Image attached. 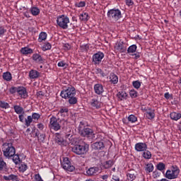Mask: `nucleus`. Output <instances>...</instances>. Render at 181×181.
<instances>
[{
  "mask_svg": "<svg viewBox=\"0 0 181 181\" xmlns=\"http://www.w3.org/2000/svg\"><path fill=\"white\" fill-rule=\"evenodd\" d=\"M92 149L98 151V152H103L105 149V144L104 140L97 141L91 145Z\"/></svg>",
  "mask_w": 181,
  "mask_h": 181,
  "instance_id": "nucleus-11",
  "label": "nucleus"
},
{
  "mask_svg": "<svg viewBox=\"0 0 181 181\" xmlns=\"http://www.w3.org/2000/svg\"><path fill=\"white\" fill-rule=\"evenodd\" d=\"M170 118L173 119V121H179L181 118V113L173 112L170 114Z\"/></svg>",
  "mask_w": 181,
  "mask_h": 181,
  "instance_id": "nucleus-22",
  "label": "nucleus"
},
{
  "mask_svg": "<svg viewBox=\"0 0 181 181\" xmlns=\"http://www.w3.org/2000/svg\"><path fill=\"white\" fill-rule=\"evenodd\" d=\"M29 77L31 80H36V78H39V77H40V73L37 70L32 69L29 72Z\"/></svg>",
  "mask_w": 181,
  "mask_h": 181,
  "instance_id": "nucleus-19",
  "label": "nucleus"
},
{
  "mask_svg": "<svg viewBox=\"0 0 181 181\" xmlns=\"http://www.w3.org/2000/svg\"><path fill=\"white\" fill-rule=\"evenodd\" d=\"M19 90V86H11L9 88V93L11 94V95H16V93H18V91Z\"/></svg>",
  "mask_w": 181,
  "mask_h": 181,
  "instance_id": "nucleus-37",
  "label": "nucleus"
},
{
  "mask_svg": "<svg viewBox=\"0 0 181 181\" xmlns=\"http://www.w3.org/2000/svg\"><path fill=\"white\" fill-rule=\"evenodd\" d=\"M59 114H61L62 117H67L69 115V108L66 107H61Z\"/></svg>",
  "mask_w": 181,
  "mask_h": 181,
  "instance_id": "nucleus-26",
  "label": "nucleus"
},
{
  "mask_svg": "<svg viewBox=\"0 0 181 181\" xmlns=\"http://www.w3.org/2000/svg\"><path fill=\"white\" fill-rule=\"evenodd\" d=\"M81 136H86V138H91L94 135V130L91 127H84L81 131Z\"/></svg>",
  "mask_w": 181,
  "mask_h": 181,
  "instance_id": "nucleus-12",
  "label": "nucleus"
},
{
  "mask_svg": "<svg viewBox=\"0 0 181 181\" xmlns=\"http://www.w3.org/2000/svg\"><path fill=\"white\" fill-rule=\"evenodd\" d=\"M127 180L129 181H134L135 180V179H136V176L135 175V174H132L129 173L127 174Z\"/></svg>",
  "mask_w": 181,
  "mask_h": 181,
  "instance_id": "nucleus-43",
  "label": "nucleus"
},
{
  "mask_svg": "<svg viewBox=\"0 0 181 181\" xmlns=\"http://www.w3.org/2000/svg\"><path fill=\"white\" fill-rule=\"evenodd\" d=\"M166 168V165H165V163L160 162V163H158L156 165V169L158 170H160V172H162V170H165Z\"/></svg>",
  "mask_w": 181,
  "mask_h": 181,
  "instance_id": "nucleus-41",
  "label": "nucleus"
},
{
  "mask_svg": "<svg viewBox=\"0 0 181 181\" xmlns=\"http://www.w3.org/2000/svg\"><path fill=\"white\" fill-rule=\"evenodd\" d=\"M72 136L73 134H71V129H68V133H66L65 138H66V139H70Z\"/></svg>",
  "mask_w": 181,
  "mask_h": 181,
  "instance_id": "nucleus-52",
  "label": "nucleus"
},
{
  "mask_svg": "<svg viewBox=\"0 0 181 181\" xmlns=\"http://www.w3.org/2000/svg\"><path fill=\"white\" fill-rule=\"evenodd\" d=\"M142 156L144 158V159H151V158H152V153L146 149V151H143Z\"/></svg>",
  "mask_w": 181,
  "mask_h": 181,
  "instance_id": "nucleus-35",
  "label": "nucleus"
},
{
  "mask_svg": "<svg viewBox=\"0 0 181 181\" xmlns=\"http://www.w3.org/2000/svg\"><path fill=\"white\" fill-rule=\"evenodd\" d=\"M110 82L112 84H117L118 83V76H117L114 73H111L110 75Z\"/></svg>",
  "mask_w": 181,
  "mask_h": 181,
  "instance_id": "nucleus-24",
  "label": "nucleus"
},
{
  "mask_svg": "<svg viewBox=\"0 0 181 181\" xmlns=\"http://www.w3.org/2000/svg\"><path fill=\"white\" fill-rule=\"evenodd\" d=\"M17 94L19 97H21V99L23 100H26V98L29 97L28 90L23 86H18V90Z\"/></svg>",
  "mask_w": 181,
  "mask_h": 181,
  "instance_id": "nucleus-13",
  "label": "nucleus"
},
{
  "mask_svg": "<svg viewBox=\"0 0 181 181\" xmlns=\"http://www.w3.org/2000/svg\"><path fill=\"white\" fill-rule=\"evenodd\" d=\"M164 97L166 100H169L172 97V95L169 94V92H167L164 94Z\"/></svg>",
  "mask_w": 181,
  "mask_h": 181,
  "instance_id": "nucleus-61",
  "label": "nucleus"
},
{
  "mask_svg": "<svg viewBox=\"0 0 181 181\" xmlns=\"http://www.w3.org/2000/svg\"><path fill=\"white\" fill-rule=\"evenodd\" d=\"M4 180H13V181H18V176L13 174L9 175L8 176L4 177Z\"/></svg>",
  "mask_w": 181,
  "mask_h": 181,
  "instance_id": "nucleus-34",
  "label": "nucleus"
},
{
  "mask_svg": "<svg viewBox=\"0 0 181 181\" xmlns=\"http://www.w3.org/2000/svg\"><path fill=\"white\" fill-rule=\"evenodd\" d=\"M64 47L65 50H70L71 47L70 46V44L66 43V44H64Z\"/></svg>",
  "mask_w": 181,
  "mask_h": 181,
  "instance_id": "nucleus-60",
  "label": "nucleus"
},
{
  "mask_svg": "<svg viewBox=\"0 0 181 181\" xmlns=\"http://www.w3.org/2000/svg\"><path fill=\"white\" fill-rule=\"evenodd\" d=\"M153 164L148 163L146 165L145 171L146 172V173H151V172H153Z\"/></svg>",
  "mask_w": 181,
  "mask_h": 181,
  "instance_id": "nucleus-32",
  "label": "nucleus"
},
{
  "mask_svg": "<svg viewBox=\"0 0 181 181\" xmlns=\"http://www.w3.org/2000/svg\"><path fill=\"white\" fill-rule=\"evenodd\" d=\"M134 149L136 152H144L148 149V144L144 142L136 143L134 146Z\"/></svg>",
  "mask_w": 181,
  "mask_h": 181,
  "instance_id": "nucleus-14",
  "label": "nucleus"
},
{
  "mask_svg": "<svg viewBox=\"0 0 181 181\" xmlns=\"http://www.w3.org/2000/svg\"><path fill=\"white\" fill-rule=\"evenodd\" d=\"M34 179L35 181H44L42 176H40V174H35L34 175Z\"/></svg>",
  "mask_w": 181,
  "mask_h": 181,
  "instance_id": "nucleus-53",
  "label": "nucleus"
},
{
  "mask_svg": "<svg viewBox=\"0 0 181 181\" xmlns=\"http://www.w3.org/2000/svg\"><path fill=\"white\" fill-rule=\"evenodd\" d=\"M66 62L64 61H61L58 62L57 66L58 67H65L66 66Z\"/></svg>",
  "mask_w": 181,
  "mask_h": 181,
  "instance_id": "nucleus-58",
  "label": "nucleus"
},
{
  "mask_svg": "<svg viewBox=\"0 0 181 181\" xmlns=\"http://www.w3.org/2000/svg\"><path fill=\"white\" fill-rule=\"evenodd\" d=\"M95 74H98V76H100V77H105V76H107V74H105L104 73V71H103V69H100V68H97L95 70Z\"/></svg>",
  "mask_w": 181,
  "mask_h": 181,
  "instance_id": "nucleus-40",
  "label": "nucleus"
},
{
  "mask_svg": "<svg viewBox=\"0 0 181 181\" xmlns=\"http://www.w3.org/2000/svg\"><path fill=\"white\" fill-rule=\"evenodd\" d=\"M56 142L57 144H58V145L61 146L64 145V144L66 143V141H64V139L62 137H57Z\"/></svg>",
  "mask_w": 181,
  "mask_h": 181,
  "instance_id": "nucleus-46",
  "label": "nucleus"
},
{
  "mask_svg": "<svg viewBox=\"0 0 181 181\" xmlns=\"http://www.w3.org/2000/svg\"><path fill=\"white\" fill-rule=\"evenodd\" d=\"M61 165L64 170H66L67 172H73L76 169L74 165H71V163L67 157L63 158V160L61 161Z\"/></svg>",
  "mask_w": 181,
  "mask_h": 181,
  "instance_id": "nucleus-8",
  "label": "nucleus"
},
{
  "mask_svg": "<svg viewBox=\"0 0 181 181\" xmlns=\"http://www.w3.org/2000/svg\"><path fill=\"white\" fill-rule=\"evenodd\" d=\"M59 125H61V127H62H62H66V125H67V121L64 119H59Z\"/></svg>",
  "mask_w": 181,
  "mask_h": 181,
  "instance_id": "nucleus-55",
  "label": "nucleus"
},
{
  "mask_svg": "<svg viewBox=\"0 0 181 181\" xmlns=\"http://www.w3.org/2000/svg\"><path fill=\"white\" fill-rule=\"evenodd\" d=\"M50 49H52V44H50L49 42H45L42 47V50L43 52L50 50Z\"/></svg>",
  "mask_w": 181,
  "mask_h": 181,
  "instance_id": "nucleus-39",
  "label": "nucleus"
},
{
  "mask_svg": "<svg viewBox=\"0 0 181 181\" xmlns=\"http://www.w3.org/2000/svg\"><path fill=\"white\" fill-rule=\"evenodd\" d=\"M144 115L147 119H153L155 118V110L151 108L149 110H147L146 113H144Z\"/></svg>",
  "mask_w": 181,
  "mask_h": 181,
  "instance_id": "nucleus-21",
  "label": "nucleus"
},
{
  "mask_svg": "<svg viewBox=\"0 0 181 181\" xmlns=\"http://www.w3.org/2000/svg\"><path fill=\"white\" fill-rule=\"evenodd\" d=\"M30 13L33 16H37L39 13H40V9L37 7H31L30 8Z\"/></svg>",
  "mask_w": 181,
  "mask_h": 181,
  "instance_id": "nucleus-33",
  "label": "nucleus"
},
{
  "mask_svg": "<svg viewBox=\"0 0 181 181\" xmlns=\"http://www.w3.org/2000/svg\"><path fill=\"white\" fill-rule=\"evenodd\" d=\"M21 53H22V54H25V56H28V54H32V53H33V49L28 47H22L21 49Z\"/></svg>",
  "mask_w": 181,
  "mask_h": 181,
  "instance_id": "nucleus-23",
  "label": "nucleus"
},
{
  "mask_svg": "<svg viewBox=\"0 0 181 181\" xmlns=\"http://www.w3.org/2000/svg\"><path fill=\"white\" fill-rule=\"evenodd\" d=\"M112 165H114V163H112V160H110L105 163L104 166L105 169H110Z\"/></svg>",
  "mask_w": 181,
  "mask_h": 181,
  "instance_id": "nucleus-47",
  "label": "nucleus"
},
{
  "mask_svg": "<svg viewBox=\"0 0 181 181\" xmlns=\"http://www.w3.org/2000/svg\"><path fill=\"white\" fill-rule=\"evenodd\" d=\"M32 59L33 62H35V63H37L38 64H42V63L45 62V59H43V57H42V55L37 53L33 54L32 56Z\"/></svg>",
  "mask_w": 181,
  "mask_h": 181,
  "instance_id": "nucleus-17",
  "label": "nucleus"
},
{
  "mask_svg": "<svg viewBox=\"0 0 181 181\" xmlns=\"http://www.w3.org/2000/svg\"><path fill=\"white\" fill-rule=\"evenodd\" d=\"M105 57V54H104V52L99 51L94 54L92 57V62L95 66H98L101 64V62H103V59Z\"/></svg>",
  "mask_w": 181,
  "mask_h": 181,
  "instance_id": "nucleus-7",
  "label": "nucleus"
},
{
  "mask_svg": "<svg viewBox=\"0 0 181 181\" xmlns=\"http://www.w3.org/2000/svg\"><path fill=\"white\" fill-rule=\"evenodd\" d=\"M6 168V163L4 160V158H0V170H4Z\"/></svg>",
  "mask_w": 181,
  "mask_h": 181,
  "instance_id": "nucleus-44",
  "label": "nucleus"
},
{
  "mask_svg": "<svg viewBox=\"0 0 181 181\" xmlns=\"http://www.w3.org/2000/svg\"><path fill=\"white\" fill-rule=\"evenodd\" d=\"M13 110L16 114H18V115L21 114H25V110L21 105H14Z\"/></svg>",
  "mask_w": 181,
  "mask_h": 181,
  "instance_id": "nucleus-25",
  "label": "nucleus"
},
{
  "mask_svg": "<svg viewBox=\"0 0 181 181\" xmlns=\"http://www.w3.org/2000/svg\"><path fill=\"white\" fill-rule=\"evenodd\" d=\"M69 23H70V18L69 16L62 14L57 17V25L61 29L66 30L69 29Z\"/></svg>",
  "mask_w": 181,
  "mask_h": 181,
  "instance_id": "nucleus-3",
  "label": "nucleus"
},
{
  "mask_svg": "<svg viewBox=\"0 0 181 181\" xmlns=\"http://www.w3.org/2000/svg\"><path fill=\"white\" fill-rule=\"evenodd\" d=\"M79 19L83 22H87L90 19V16L87 13H82L79 16Z\"/></svg>",
  "mask_w": 181,
  "mask_h": 181,
  "instance_id": "nucleus-30",
  "label": "nucleus"
},
{
  "mask_svg": "<svg viewBox=\"0 0 181 181\" xmlns=\"http://www.w3.org/2000/svg\"><path fill=\"white\" fill-rule=\"evenodd\" d=\"M23 16L25 17V18H30V16L29 15V11H25L23 13Z\"/></svg>",
  "mask_w": 181,
  "mask_h": 181,
  "instance_id": "nucleus-64",
  "label": "nucleus"
},
{
  "mask_svg": "<svg viewBox=\"0 0 181 181\" xmlns=\"http://www.w3.org/2000/svg\"><path fill=\"white\" fill-rule=\"evenodd\" d=\"M25 113H21L20 115H18V118H19V121L20 122H25Z\"/></svg>",
  "mask_w": 181,
  "mask_h": 181,
  "instance_id": "nucleus-54",
  "label": "nucleus"
},
{
  "mask_svg": "<svg viewBox=\"0 0 181 181\" xmlns=\"http://www.w3.org/2000/svg\"><path fill=\"white\" fill-rule=\"evenodd\" d=\"M127 119L129 122H131V124H135V122L138 121V117H136V116H135L134 115H130L127 117Z\"/></svg>",
  "mask_w": 181,
  "mask_h": 181,
  "instance_id": "nucleus-36",
  "label": "nucleus"
},
{
  "mask_svg": "<svg viewBox=\"0 0 181 181\" xmlns=\"http://www.w3.org/2000/svg\"><path fill=\"white\" fill-rule=\"evenodd\" d=\"M112 180H115V181H119L120 180V179L118 177V175H112Z\"/></svg>",
  "mask_w": 181,
  "mask_h": 181,
  "instance_id": "nucleus-63",
  "label": "nucleus"
},
{
  "mask_svg": "<svg viewBox=\"0 0 181 181\" xmlns=\"http://www.w3.org/2000/svg\"><path fill=\"white\" fill-rule=\"evenodd\" d=\"M179 173H180V169L177 165H172L170 169L167 170L165 172V177L170 180L173 179H177L179 177Z\"/></svg>",
  "mask_w": 181,
  "mask_h": 181,
  "instance_id": "nucleus-4",
  "label": "nucleus"
},
{
  "mask_svg": "<svg viewBox=\"0 0 181 181\" xmlns=\"http://www.w3.org/2000/svg\"><path fill=\"white\" fill-rule=\"evenodd\" d=\"M115 49L116 50H118L120 53H125L127 52V47H125V45H124V42L119 41V42H117Z\"/></svg>",
  "mask_w": 181,
  "mask_h": 181,
  "instance_id": "nucleus-15",
  "label": "nucleus"
},
{
  "mask_svg": "<svg viewBox=\"0 0 181 181\" xmlns=\"http://www.w3.org/2000/svg\"><path fill=\"white\" fill-rule=\"evenodd\" d=\"M76 8H84L86 6V1H80L76 4Z\"/></svg>",
  "mask_w": 181,
  "mask_h": 181,
  "instance_id": "nucleus-51",
  "label": "nucleus"
},
{
  "mask_svg": "<svg viewBox=\"0 0 181 181\" xmlns=\"http://www.w3.org/2000/svg\"><path fill=\"white\" fill-rule=\"evenodd\" d=\"M45 136H46L45 135V134H40V136H38V141H40V142H43V141H45Z\"/></svg>",
  "mask_w": 181,
  "mask_h": 181,
  "instance_id": "nucleus-56",
  "label": "nucleus"
},
{
  "mask_svg": "<svg viewBox=\"0 0 181 181\" xmlns=\"http://www.w3.org/2000/svg\"><path fill=\"white\" fill-rule=\"evenodd\" d=\"M47 39V33L45 32H41L38 37L39 43H42V42H45Z\"/></svg>",
  "mask_w": 181,
  "mask_h": 181,
  "instance_id": "nucleus-28",
  "label": "nucleus"
},
{
  "mask_svg": "<svg viewBox=\"0 0 181 181\" xmlns=\"http://www.w3.org/2000/svg\"><path fill=\"white\" fill-rule=\"evenodd\" d=\"M2 77L4 80L6 81H12V74L9 71H6L3 73Z\"/></svg>",
  "mask_w": 181,
  "mask_h": 181,
  "instance_id": "nucleus-27",
  "label": "nucleus"
},
{
  "mask_svg": "<svg viewBox=\"0 0 181 181\" xmlns=\"http://www.w3.org/2000/svg\"><path fill=\"white\" fill-rule=\"evenodd\" d=\"M3 155L6 159H11L16 153V148L12 143L5 142L1 146Z\"/></svg>",
  "mask_w": 181,
  "mask_h": 181,
  "instance_id": "nucleus-2",
  "label": "nucleus"
},
{
  "mask_svg": "<svg viewBox=\"0 0 181 181\" xmlns=\"http://www.w3.org/2000/svg\"><path fill=\"white\" fill-rule=\"evenodd\" d=\"M62 98L64 100H68L69 104L71 105H74L77 104V98H76V88L70 85L69 86H65L63 88L60 93Z\"/></svg>",
  "mask_w": 181,
  "mask_h": 181,
  "instance_id": "nucleus-1",
  "label": "nucleus"
},
{
  "mask_svg": "<svg viewBox=\"0 0 181 181\" xmlns=\"http://www.w3.org/2000/svg\"><path fill=\"white\" fill-rule=\"evenodd\" d=\"M40 114L36 113V112L32 113V116L29 115L27 117L26 119H25V127H27V128L29 127V126L32 124V122H33V119L34 121H37L40 119Z\"/></svg>",
  "mask_w": 181,
  "mask_h": 181,
  "instance_id": "nucleus-9",
  "label": "nucleus"
},
{
  "mask_svg": "<svg viewBox=\"0 0 181 181\" xmlns=\"http://www.w3.org/2000/svg\"><path fill=\"white\" fill-rule=\"evenodd\" d=\"M5 33H6V29H5V26L0 25V37H3Z\"/></svg>",
  "mask_w": 181,
  "mask_h": 181,
  "instance_id": "nucleus-50",
  "label": "nucleus"
},
{
  "mask_svg": "<svg viewBox=\"0 0 181 181\" xmlns=\"http://www.w3.org/2000/svg\"><path fill=\"white\" fill-rule=\"evenodd\" d=\"M142 84V82L139 81H134L132 82V86L134 87V88H136V90H139V88H141V86Z\"/></svg>",
  "mask_w": 181,
  "mask_h": 181,
  "instance_id": "nucleus-38",
  "label": "nucleus"
},
{
  "mask_svg": "<svg viewBox=\"0 0 181 181\" xmlns=\"http://www.w3.org/2000/svg\"><path fill=\"white\" fill-rule=\"evenodd\" d=\"M129 95L131 98H136L138 97V91L135 90V89H132L129 90Z\"/></svg>",
  "mask_w": 181,
  "mask_h": 181,
  "instance_id": "nucleus-42",
  "label": "nucleus"
},
{
  "mask_svg": "<svg viewBox=\"0 0 181 181\" xmlns=\"http://www.w3.org/2000/svg\"><path fill=\"white\" fill-rule=\"evenodd\" d=\"M90 105L93 107V108H96V110L101 108V102L98 100V96H96L91 100Z\"/></svg>",
  "mask_w": 181,
  "mask_h": 181,
  "instance_id": "nucleus-18",
  "label": "nucleus"
},
{
  "mask_svg": "<svg viewBox=\"0 0 181 181\" xmlns=\"http://www.w3.org/2000/svg\"><path fill=\"white\" fill-rule=\"evenodd\" d=\"M94 91L98 95H101L104 93V86L101 83H96L94 85Z\"/></svg>",
  "mask_w": 181,
  "mask_h": 181,
  "instance_id": "nucleus-16",
  "label": "nucleus"
},
{
  "mask_svg": "<svg viewBox=\"0 0 181 181\" xmlns=\"http://www.w3.org/2000/svg\"><path fill=\"white\" fill-rule=\"evenodd\" d=\"M125 4L127 6H132V5H134V1H132V0H126Z\"/></svg>",
  "mask_w": 181,
  "mask_h": 181,
  "instance_id": "nucleus-57",
  "label": "nucleus"
},
{
  "mask_svg": "<svg viewBox=\"0 0 181 181\" xmlns=\"http://www.w3.org/2000/svg\"><path fill=\"white\" fill-rule=\"evenodd\" d=\"M97 173H98V167H91L86 170V175H88V176H94V175H97Z\"/></svg>",
  "mask_w": 181,
  "mask_h": 181,
  "instance_id": "nucleus-20",
  "label": "nucleus"
},
{
  "mask_svg": "<svg viewBox=\"0 0 181 181\" xmlns=\"http://www.w3.org/2000/svg\"><path fill=\"white\" fill-rule=\"evenodd\" d=\"M49 125L50 128L54 129V131H59V129L61 128L60 119H57L56 117L52 116L50 118Z\"/></svg>",
  "mask_w": 181,
  "mask_h": 181,
  "instance_id": "nucleus-10",
  "label": "nucleus"
},
{
  "mask_svg": "<svg viewBox=\"0 0 181 181\" xmlns=\"http://www.w3.org/2000/svg\"><path fill=\"white\" fill-rule=\"evenodd\" d=\"M38 129H40V131H43L44 128H45V125L43 124V123H40L37 125Z\"/></svg>",
  "mask_w": 181,
  "mask_h": 181,
  "instance_id": "nucleus-59",
  "label": "nucleus"
},
{
  "mask_svg": "<svg viewBox=\"0 0 181 181\" xmlns=\"http://www.w3.org/2000/svg\"><path fill=\"white\" fill-rule=\"evenodd\" d=\"M0 107L6 110V108H9V103L5 101H0Z\"/></svg>",
  "mask_w": 181,
  "mask_h": 181,
  "instance_id": "nucleus-48",
  "label": "nucleus"
},
{
  "mask_svg": "<svg viewBox=\"0 0 181 181\" xmlns=\"http://www.w3.org/2000/svg\"><path fill=\"white\" fill-rule=\"evenodd\" d=\"M12 158L13 162L15 163V165H21V163H22V160H21L19 154L15 153L13 156H12Z\"/></svg>",
  "mask_w": 181,
  "mask_h": 181,
  "instance_id": "nucleus-29",
  "label": "nucleus"
},
{
  "mask_svg": "<svg viewBox=\"0 0 181 181\" xmlns=\"http://www.w3.org/2000/svg\"><path fill=\"white\" fill-rule=\"evenodd\" d=\"M107 16L110 21H115V22H117V21H119V19L122 18L121 10L115 8L109 10L107 11Z\"/></svg>",
  "mask_w": 181,
  "mask_h": 181,
  "instance_id": "nucleus-6",
  "label": "nucleus"
},
{
  "mask_svg": "<svg viewBox=\"0 0 181 181\" xmlns=\"http://www.w3.org/2000/svg\"><path fill=\"white\" fill-rule=\"evenodd\" d=\"M127 93L125 92H119L117 93L118 98H120V100L127 98Z\"/></svg>",
  "mask_w": 181,
  "mask_h": 181,
  "instance_id": "nucleus-49",
  "label": "nucleus"
},
{
  "mask_svg": "<svg viewBox=\"0 0 181 181\" xmlns=\"http://www.w3.org/2000/svg\"><path fill=\"white\" fill-rule=\"evenodd\" d=\"M136 49H138L136 45H132L128 47L127 53L131 55V54L135 53V52H136Z\"/></svg>",
  "mask_w": 181,
  "mask_h": 181,
  "instance_id": "nucleus-31",
  "label": "nucleus"
},
{
  "mask_svg": "<svg viewBox=\"0 0 181 181\" xmlns=\"http://www.w3.org/2000/svg\"><path fill=\"white\" fill-rule=\"evenodd\" d=\"M150 109L151 107H141L142 111L145 112V114H146V112H148V110H149Z\"/></svg>",
  "mask_w": 181,
  "mask_h": 181,
  "instance_id": "nucleus-62",
  "label": "nucleus"
},
{
  "mask_svg": "<svg viewBox=\"0 0 181 181\" xmlns=\"http://www.w3.org/2000/svg\"><path fill=\"white\" fill-rule=\"evenodd\" d=\"M90 146L84 143L83 144H76L72 147V152L76 155H86L88 152Z\"/></svg>",
  "mask_w": 181,
  "mask_h": 181,
  "instance_id": "nucleus-5",
  "label": "nucleus"
},
{
  "mask_svg": "<svg viewBox=\"0 0 181 181\" xmlns=\"http://www.w3.org/2000/svg\"><path fill=\"white\" fill-rule=\"evenodd\" d=\"M19 170L21 172H22L23 173L24 172H26V170H28V165L25 164L24 163L21 164V165L19 167Z\"/></svg>",
  "mask_w": 181,
  "mask_h": 181,
  "instance_id": "nucleus-45",
  "label": "nucleus"
}]
</instances>
